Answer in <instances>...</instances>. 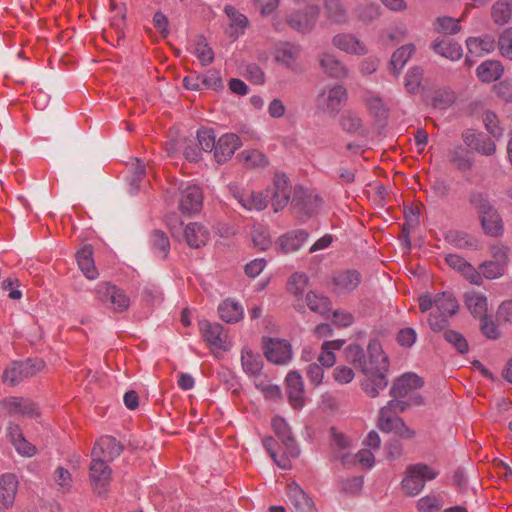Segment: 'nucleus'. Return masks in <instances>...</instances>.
<instances>
[{"label":"nucleus","instance_id":"obj_1","mask_svg":"<svg viewBox=\"0 0 512 512\" xmlns=\"http://www.w3.org/2000/svg\"><path fill=\"white\" fill-rule=\"evenodd\" d=\"M417 387L391 386L389 394L392 399L388 402L387 406L381 409L379 416L378 426L382 432L395 433L404 439L414 437L415 432L407 427L396 413L404 411L408 406L418 405L422 402Z\"/></svg>","mask_w":512,"mask_h":512},{"label":"nucleus","instance_id":"obj_2","mask_svg":"<svg viewBox=\"0 0 512 512\" xmlns=\"http://www.w3.org/2000/svg\"><path fill=\"white\" fill-rule=\"evenodd\" d=\"M419 308L422 313L432 310L429 314L428 323L433 331H441L448 325L450 317L458 311V301L450 292L437 294L426 293L419 297Z\"/></svg>","mask_w":512,"mask_h":512},{"label":"nucleus","instance_id":"obj_3","mask_svg":"<svg viewBox=\"0 0 512 512\" xmlns=\"http://www.w3.org/2000/svg\"><path fill=\"white\" fill-rule=\"evenodd\" d=\"M439 471L426 464H413L407 467L401 486L408 496L418 495L425 487L426 481L435 479Z\"/></svg>","mask_w":512,"mask_h":512},{"label":"nucleus","instance_id":"obj_4","mask_svg":"<svg viewBox=\"0 0 512 512\" xmlns=\"http://www.w3.org/2000/svg\"><path fill=\"white\" fill-rule=\"evenodd\" d=\"M347 101L348 91L341 84L325 87L316 99L318 109L331 117H336Z\"/></svg>","mask_w":512,"mask_h":512},{"label":"nucleus","instance_id":"obj_5","mask_svg":"<svg viewBox=\"0 0 512 512\" xmlns=\"http://www.w3.org/2000/svg\"><path fill=\"white\" fill-rule=\"evenodd\" d=\"M389 369V360L379 341L372 340L368 345V356L362 364V372L374 379H384Z\"/></svg>","mask_w":512,"mask_h":512},{"label":"nucleus","instance_id":"obj_6","mask_svg":"<svg viewBox=\"0 0 512 512\" xmlns=\"http://www.w3.org/2000/svg\"><path fill=\"white\" fill-rule=\"evenodd\" d=\"M199 328L213 353L218 354L231 349L232 341L222 325L202 320L199 322Z\"/></svg>","mask_w":512,"mask_h":512},{"label":"nucleus","instance_id":"obj_7","mask_svg":"<svg viewBox=\"0 0 512 512\" xmlns=\"http://www.w3.org/2000/svg\"><path fill=\"white\" fill-rule=\"evenodd\" d=\"M95 293L102 303H110L114 311L122 312L130 306V298L125 291L110 283L101 282L97 284Z\"/></svg>","mask_w":512,"mask_h":512},{"label":"nucleus","instance_id":"obj_8","mask_svg":"<svg viewBox=\"0 0 512 512\" xmlns=\"http://www.w3.org/2000/svg\"><path fill=\"white\" fill-rule=\"evenodd\" d=\"M179 192V209L183 214L191 215L201 211L203 195L199 186L192 183H182Z\"/></svg>","mask_w":512,"mask_h":512},{"label":"nucleus","instance_id":"obj_9","mask_svg":"<svg viewBox=\"0 0 512 512\" xmlns=\"http://www.w3.org/2000/svg\"><path fill=\"white\" fill-rule=\"evenodd\" d=\"M230 192L237 202L248 211H261L268 205L270 199L269 191L254 192V191H243L237 186H231Z\"/></svg>","mask_w":512,"mask_h":512},{"label":"nucleus","instance_id":"obj_10","mask_svg":"<svg viewBox=\"0 0 512 512\" xmlns=\"http://www.w3.org/2000/svg\"><path fill=\"white\" fill-rule=\"evenodd\" d=\"M111 470L102 458L92 457L89 468V479L93 490L102 495L110 483Z\"/></svg>","mask_w":512,"mask_h":512},{"label":"nucleus","instance_id":"obj_11","mask_svg":"<svg viewBox=\"0 0 512 512\" xmlns=\"http://www.w3.org/2000/svg\"><path fill=\"white\" fill-rule=\"evenodd\" d=\"M332 44L338 50L353 56H364L368 47L364 41L352 33H338L332 38Z\"/></svg>","mask_w":512,"mask_h":512},{"label":"nucleus","instance_id":"obj_12","mask_svg":"<svg viewBox=\"0 0 512 512\" xmlns=\"http://www.w3.org/2000/svg\"><path fill=\"white\" fill-rule=\"evenodd\" d=\"M269 191L270 199L275 212L282 210L289 202L291 197V185L286 175L276 173L273 178V189Z\"/></svg>","mask_w":512,"mask_h":512},{"label":"nucleus","instance_id":"obj_13","mask_svg":"<svg viewBox=\"0 0 512 512\" xmlns=\"http://www.w3.org/2000/svg\"><path fill=\"white\" fill-rule=\"evenodd\" d=\"M264 353L268 361L286 364L292 359L291 344L282 339H269L264 344Z\"/></svg>","mask_w":512,"mask_h":512},{"label":"nucleus","instance_id":"obj_14","mask_svg":"<svg viewBox=\"0 0 512 512\" xmlns=\"http://www.w3.org/2000/svg\"><path fill=\"white\" fill-rule=\"evenodd\" d=\"M319 16V7L315 4H308L303 10H300L288 18L289 25L298 31H310Z\"/></svg>","mask_w":512,"mask_h":512},{"label":"nucleus","instance_id":"obj_15","mask_svg":"<svg viewBox=\"0 0 512 512\" xmlns=\"http://www.w3.org/2000/svg\"><path fill=\"white\" fill-rule=\"evenodd\" d=\"M462 139L467 147L482 155L491 156L496 151L494 140L482 132L466 130L462 134Z\"/></svg>","mask_w":512,"mask_h":512},{"label":"nucleus","instance_id":"obj_16","mask_svg":"<svg viewBox=\"0 0 512 512\" xmlns=\"http://www.w3.org/2000/svg\"><path fill=\"white\" fill-rule=\"evenodd\" d=\"M286 496L294 512H317L313 500L296 482L287 485Z\"/></svg>","mask_w":512,"mask_h":512},{"label":"nucleus","instance_id":"obj_17","mask_svg":"<svg viewBox=\"0 0 512 512\" xmlns=\"http://www.w3.org/2000/svg\"><path fill=\"white\" fill-rule=\"evenodd\" d=\"M0 408L10 414H20L31 418L39 416L36 404L31 400L24 398H5L0 402Z\"/></svg>","mask_w":512,"mask_h":512},{"label":"nucleus","instance_id":"obj_18","mask_svg":"<svg viewBox=\"0 0 512 512\" xmlns=\"http://www.w3.org/2000/svg\"><path fill=\"white\" fill-rule=\"evenodd\" d=\"M241 146L240 138L234 133H226L222 135L216 144L214 157L221 164L228 161L235 151Z\"/></svg>","mask_w":512,"mask_h":512},{"label":"nucleus","instance_id":"obj_19","mask_svg":"<svg viewBox=\"0 0 512 512\" xmlns=\"http://www.w3.org/2000/svg\"><path fill=\"white\" fill-rule=\"evenodd\" d=\"M122 450V445L115 438L103 436L94 445L91 456L112 461L121 454Z\"/></svg>","mask_w":512,"mask_h":512},{"label":"nucleus","instance_id":"obj_20","mask_svg":"<svg viewBox=\"0 0 512 512\" xmlns=\"http://www.w3.org/2000/svg\"><path fill=\"white\" fill-rule=\"evenodd\" d=\"M272 428L275 434L282 441L286 453L292 457H297L299 454L298 447L296 445L295 439L291 434V429L286 420L282 417H274L272 419Z\"/></svg>","mask_w":512,"mask_h":512},{"label":"nucleus","instance_id":"obj_21","mask_svg":"<svg viewBox=\"0 0 512 512\" xmlns=\"http://www.w3.org/2000/svg\"><path fill=\"white\" fill-rule=\"evenodd\" d=\"M319 64L323 72L329 77L343 79L348 76L346 65L332 53H321Z\"/></svg>","mask_w":512,"mask_h":512},{"label":"nucleus","instance_id":"obj_22","mask_svg":"<svg viewBox=\"0 0 512 512\" xmlns=\"http://www.w3.org/2000/svg\"><path fill=\"white\" fill-rule=\"evenodd\" d=\"M17 491L18 480L14 474L5 473L0 476V503L4 508L14 505Z\"/></svg>","mask_w":512,"mask_h":512},{"label":"nucleus","instance_id":"obj_23","mask_svg":"<svg viewBox=\"0 0 512 512\" xmlns=\"http://www.w3.org/2000/svg\"><path fill=\"white\" fill-rule=\"evenodd\" d=\"M308 238V233L303 229L287 232L277 240V246L283 253H291L299 250Z\"/></svg>","mask_w":512,"mask_h":512},{"label":"nucleus","instance_id":"obj_24","mask_svg":"<svg viewBox=\"0 0 512 512\" xmlns=\"http://www.w3.org/2000/svg\"><path fill=\"white\" fill-rule=\"evenodd\" d=\"M300 53V46L289 42L276 44L273 51L275 61L288 68H291L295 64Z\"/></svg>","mask_w":512,"mask_h":512},{"label":"nucleus","instance_id":"obj_25","mask_svg":"<svg viewBox=\"0 0 512 512\" xmlns=\"http://www.w3.org/2000/svg\"><path fill=\"white\" fill-rule=\"evenodd\" d=\"M464 302L469 312L478 319H483L488 313L487 297L479 291H468L464 295Z\"/></svg>","mask_w":512,"mask_h":512},{"label":"nucleus","instance_id":"obj_26","mask_svg":"<svg viewBox=\"0 0 512 512\" xmlns=\"http://www.w3.org/2000/svg\"><path fill=\"white\" fill-rule=\"evenodd\" d=\"M433 51L451 61H458L463 56L462 47L455 41L447 38H438L431 44Z\"/></svg>","mask_w":512,"mask_h":512},{"label":"nucleus","instance_id":"obj_27","mask_svg":"<svg viewBox=\"0 0 512 512\" xmlns=\"http://www.w3.org/2000/svg\"><path fill=\"white\" fill-rule=\"evenodd\" d=\"M466 46L470 55L482 57L494 51L496 42L493 36L484 35L480 37H469Z\"/></svg>","mask_w":512,"mask_h":512},{"label":"nucleus","instance_id":"obj_28","mask_svg":"<svg viewBox=\"0 0 512 512\" xmlns=\"http://www.w3.org/2000/svg\"><path fill=\"white\" fill-rule=\"evenodd\" d=\"M184 237L191 248H200L208 242L210 233L204 225L194 222L186 226Z\"/></svg>","mask_w":512,"mask_h":512},{"label":"nucleus","instance_id":"obj_29","mask_svg":"<svg viewBox=\"0 0 512 512\" xmlns=\"http://www.w3.org/2000/svg\"><path fill=\"white\" fill-rule=\"evenodd\" d=\"M43 368L44 362L41 359L36 358L26 361H16L8 366V376H10V373H19L20 377H23V381H27Z\"/></svg>","mask_w":512,"mask_h":512},{"label":"nucleus","instance_id":"obj_30","mask_svg":"<svg viewBox=\"0 0 512 512\" xmlns=\"http://www.w3.org/2000/svg\"><path fill=\"white\" fill-rule=\"evenodd\" d=\"M361 282L360 274L355 270L340 272L333 277L334 290L337 293L351 292Z\"/></svg>","mask_w":512,"mask_h":512},{"label":"nucleus","instance_id":"obj_31","mask_svg":"<svg viewBox=\"0 0 512 512\" xmlns=\"http://www.w3.org/2000/svg\"><path fill=\"white\" fill-rule=\"evenodd\" d=\"M504 73V66L498 60H486L476 69V75L480 81L491 83L499 80Z\"/></svg>","mask_w":512,"mask_h":512},{"label":"nucleus","instance_id":"obj_32","mask_svg":"<svg viewBox=\"0 0 512 512\" xmlns=\"http://www.w3.org/2000/svg\"><path fill=\"white\" fill-rule=\"evenodd\" d=\"M224 11L230 20L229 36L236 39L243 35L249 24L248 18L231 5H226Z\"/></svg>","mask_w":512,"mask_h":512},{"label":"nucleus","instance_id":"obj_33","mask_svg":"<svg viewBox=\"0 0 512 512\" xmlns=\"http://www.w3.org/2000/svg\"><path fill=\"white\" fill-rule=\"evenodd\" d=\"M76 259L80 270L90 280L98 277V271L93 260V250L90 245L84 246L76 254Z\"/></svg>","mask_w":512,"mask_h":512},{"label":"nucleus","instance_id":"obj_34","mask_svg":"<svg viewBox=\"0 0 512 512\" xmlns=\"http://www.w3.org/2000/svg\"><path fill=\"white\" fill-rule=\"evenodd\" d=\"M414 44H406L399 47L391 56L389 68L394 75H399L406 63L415 53Z\"/></svg>","mask_w":512,"mask_h":512},{"label":"nucleus","instance_id":"obj_35","mask_svg":"<svg viewBox=\"0 0 512 512\" xmlns=\"http://www.w3.org/2000/svg\"><path fill=\"white\" fill-rule=\"evenodd\" d=\"M241 364L243 371L249 376H257L263 367V360L260 354L253 352L250 348L244 347L241 352Z\"/></svg>","mask_w":512,"mask_h":512},{"label":"nucleus","instance_id":"obj_36","mask_svg":"<svg viewBox=\"0 0 512 512\" xmlns=\"http://www.w3.org/2000/svg\"><path fill=\"white\" fill-rule=\"evenodd\" d=\"M218 312L220 318L227 323L238 322L242 319L244 313L242 306L230 299L223 301L219 305Z\"/></svg>","mask_w":512,"mask_h":512},{"label":"nucleus","instance_id":"obj_37","mask_svg":"<svg viewBox=\"0 0 512 512\" xmlns=\"http://www.w3.org/2000/svg\"><path fill=\"white\" fill-rule=\"evenodd\" d=\"M339 458L344 466H352L359 463L364 468H371L375 462L374 454L369 449H362L357 454L343 453Z\"/></svg>","mask_w":512,"mask_h":512},{"label":"nucleus","instance_id":"obj_38","mask_svg":"<svg viewBox=\"0 0 512 512\" xmlns=\"http://www.w3.org/2000/svg\"><path fill=\"white\" fill-rule=\"evenodd\" d=\"M481 218V224L489 236L497 237L502 235L504 229H503V222L496 211V209L490 211L489 213L483 215Z\"/></svg>","mask_w":512,"mask_h":512},{"label":"nucleus","instance_id":"obj_39","mask_svg":"<svg viewBox=\"0 0 512 512\" xmlns=\"http://www.w3.org/2000/svg\"><path fill=\"white\" fill-rule=\"evenodd\" d=\"M344 340L325 341L321 347V354L319 355V362L324 367H332L336 361L334 350H340L344 345Z\"/></svg>","mask_w":512,"mask_h":512},{"label":"nucleus","instance_id":"obj_40","mask_svg":"<svg viewBox=\"0 0 512 512\" xmlns=\"http://www.w3.org/2000/svg\"><path fill=\"white\" fill-rule=\"evenodd\" d=\"M305 300L309 309L320 315H326L331 309V302L329 298L316 294L315 292H308Z\"/></svg>","mask_w":512,"mask_h":512},{"label":"nucleus","instance_id":"obj_41","mask_svg":"<svg viewBox=\"0 0 512 512\" xmlns=\"http://www.w3.org/2000/svg\"><path fill=\"white\" fill-rule=\"evenodd\" d=\"M493 21L502 26L510 20L512 16V0L498 1L492 6Z\"/></svg>","mask_w":512,"mask_h":512},{"label":"nucleus","instance_id":"obj_42","mask_svg":"<svg viewBox=\"0 0 512 512\" xmlns=\"http://www.w3.org/2000/svg\"><path fill=\"white\" fill-rule=\"evenodd\" d=\"M244 165L250 168H263L267 166V157L256 149L244 150L240 153Z\"/></svg>","mask_w":512,"mask_h":512},{"label":"nucleus","instance_id":"obj_43","mask_svg":"<svg viewBox=\"0 0 512 512\" xmlns=\"http://www.w3.org/2000/svg\"><path fill=\"white\" fill-rule=\"evenodd\" d=\"M460 19L449 16L438 17L434 22V29L438 33L456 34L461 30Z\"/></svg>","mask_w":512,"mask_h":512},{"label":"nucleus","instance_id":"obj_44","mask_svg":"<svg viewBox=\"0 0 512 512\" xmlns=\"http://www.w3.org/2000/svg\"><path fill=\"white\" fill-rule=\"evenodd\" d=\"M308 285V277L304 273L293 274L287 284L288 291L296 298H301Z\"/></svg>","mask_w":512,"mask_h":512},{"label":"nucleus","instance_id":"obj_45","mask_svg":"<svg viewBox=\"0 0 512 512\" xmlns=\"http://www.w3.org/2000/svg\"><path fill=\"white\" fill-rule=\"evenodd\" d=\"M322 200L318 194L314 192H308L304 194L301 202L300 210L307 216H311L317 213L321 207Z\"/></svg>","mask_w":512,"mask_h":512},{"label":"nucleus","instance_id":"obj_46","mask_svg":"<svg viewBox=\"0 0 512 512\" xmlns=\"http://www.w3.org/2000/svg\"><path fill=\"white\" fill-rule=\"evenodd\" d=\"M423 78V69L415 66L411 67L405 76V88L409 93H416L421 85Z\"/></svg>","mask_w":512,"mask_h":512},{"label":"nucleus","instance_id":"obj_47","mask_svg":"<svg viewBox=\"0 0 512 512\" xmlns=\"http://www.w3.org/2000/svg\"><path fill=\"white\" fill-rule=\"evenodd\" d=\"M152 247L160 258H166L170 249V243L165 233L154 231L151 237Z\"/></svg>","mask_w":512,"mask_h":512},{"label":"nucleus","instance_id":"obj_48","mask_svg":"<svg viewBox=\"0 0 512 512\" xmlns=\"http://www.w3.org/2000/svg\"><path fill=\"white\" fill-rule=\"evenodd\" d=\"M325 7L328 17L335 23H345L347 21L346 11L339 0H325Z\"/></svg>","mask_w":512,"mask_h":512},{"label":"nucleus","instance_id":"obj_49","mask_svg":"<svg viewBox=\"0 0 512 512\" xmlns=\"http://www.w3.org/2000/svg\"><path fill=\"white\" fill-rule=\"evenodd\" d=\"M341 127L348 133H355L362 127V120L357 113L347 110L340 117Z\"/></svg>","mask_w":512,"mask_h":512},{"label":"nucleus","instance_id":"obj_50","mask_svg":"<svg viewBox=\"0 0 512 512\" xmlns=\"http://www.w3.org/2000/svg\"><path fill=\"white\" fill-rule=\"evenodd\" d=\"M263 445L267 452L269 453L270 457L273 459V461L279 466L281 469H289L291 467L290 460L287 456L282 455L278 456L275 451V445L276 441L272 437H266L263 440Z\"/></svg>","mask_w":512,"mask_h":512},{"label":"nucleus","instance_id":"obj_51","mask_svg":"<svg viewBox=\"0 0 512 512\" xmlns=\"http://www.w3.org/2000/svg\"><path fill=\"white\" fill-rule=\"evenodd\" d=\"M449 159L459 170L465 171L472 167V160L460 146L449 153Z\"/></svg>","mask_w":512,"mask_h":512},{"label":"nucleus","instance_id":"obj_52","mask_svg":"<svg viewBox=\"0 0 512 512\" xmlns=\"http://www.w3.org/2000/svg\"><path fill=\"white\" fill-rule=\"evenodd\" d=\"M497 46L500 55L512 61V27L500 34Z\"/></svg>","mask_w":512,"mask_h":512},{"label":"nucleus","instance_id":"obj_53","mask_svg":"<svg viewBox=\"0 0 512 512\" xmlns=\"http://www.w3.org/2000/svg\"><path fill=\"white\" fill-rule=\"evenodd\" d=\"M505 269L506 266L494 260L486 261L480 266L482 275L487 279H497L501 277Z\"/></svg>","mask_w":512,"mask_h":512},{"label":"nucleus","instance_id":"obj_54","mask_svg":"<svg viewBox=\"0 0 512 512\" xmlns=\"http://www.w3.org/2000/svg\"><path fill=\"white\" fill-rule=\"evenodd\" d=\"M483 123L487 131L495 138L500 139L502 137V129L499 126V121L496 114L492 111H486L483 114Z\"/></svg>","mask_w":512,"mask_h":512},{"label":"nucleus","instance_id":"obj_55","mask_svg":"<svg viewBox=\"0 0 512 512\" xmlns=\"http://www.w3.org/2000/svg\"><path fill=\"white\" fill-rule=\"evenodd\" d=\"M197 139L203 151L211 152L216 147V136L210 129H201L197 132Z\"/></svg>","mask_w":512,"mask_h":512},{"label":"nucleus","instance_id":"obj_56","mask_svg":"<svg viewBox=\"0 0 512 512\" xmlns=\"http://www.w3.org/2000/svg\"><path fill=\"white\" fill-rule=\"evenodd\" d=\"M342 492L350 495H358L363 488V478L354 476L343 479L340 483Z\"/></svg>","mask_w":512,"mask_h":512},{"label":"nucleus","instance_id":"obj_57","mask_svg":"<svg viewBox=\"0 0 512 512\" xmlns=\"http://www.w3.org/2000/svg\"><path fill=\"white\" fill-rule=\"evenodd\" d=\"M195 55L199 59L202 65L210 64L214 59V53L212 49L205 43L204 39H199L195 45Z\"/></svg>","mask_w":512,"mask_h":512},{"label":"nucleus","instance_id":"obj_58","mask_svg":"<svg viewBox=\"0 0 512 512\" xmlns=\"http://www.w3.org/2000/svg\"><path fill=\"white\" fill-rule=\"evenodd\" d=\"M288 395V401L294 408L303 406L305 397L303 386H285Z\"/></svg>","mask_w":512,"mask_h":512},{"label":"nucleus","instance_id":"obj_59","mask_svg":"<svg viewBox=\"0 0 512 512\" xmlns=\"http://www.w3.org/2000/svg\"><path fill=\"white\" fill-rule=\"evenodd\" d=\"M470 202L478 210L480 217L495 209L487 198L479 192L473 193L470 196Z\"/></svg>","mask_w":512,"mask_h":512},{"label":"nucleus","instance_id":"obj_60","mask_svg":"<svg viewBox=\"0 0 512 512\" xmlns=\"http://www.w3.org/2000/svg\"><path fill=\"white\" fill-rule=\"evenodd\" d=\"M444 338L447 342L451 343L460 353L468 351V343L466 339L458 332L448 330L444 333Z\"/></svg>","mask_w":512,"mask_h":512},{"label":"nucleus","instance_id":"obj_61","mask_svg":"<svg viewBox=\"0 0 512 512\" xmlns=\"http://www.w3.org/2000/svg\"><path fill=\"white\" fill-rule=\"evenodd\" d=\"M54 481L63 492L69 491L72 486V477L68 470L63 467L56 468Z\"/></svg>","mask_w":512,"mask_h":512},{"label":"nucleus","instance_id":"obj_62","mask_svg":"<svg viewBox=\"0 0 512 512\" xmlns=\"http://www.w3.org/2000/svg\"><path fill=\"white\" fill-rule=\"evenodd\" d=\"M254 246L259 250H266L271 245V239L268 232L263 228H255L252 232Z\"/></svg>","mask_w":512,"mask_h":512},{"label":"nucleus","instance_id":"obj_63","mask_svg":"<svg viewBox=\"0 0 512 512\" xmlns=\"http://www.w3.org/2000/svg\"><path fill=\"white\" fill-rule=\"evenodd\" d=\"M346 358L354 363L357 364L360 369L362 370V364H364V360L366 359V356L364 355L363 349L358 344H352L349 345L346 350Z\"/></svg>","mask_w":512,"mask_h":512},{"label":"nucleus","instance_id":"obj_64","mask_svg":"<svg viewBox=\"0 0 512 512\" xmlns=\"http://www.w3.org/2000/svg\"><path fill=\"white\" fill-rule=\"evenodd\" d=\"M357 14L362 21H372L380 15V7L374 3L367 4L365 6L358 7Z\"/></svg>","mask_w":512,"mask_h":512}]
</instances>
